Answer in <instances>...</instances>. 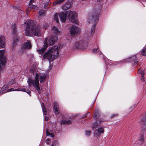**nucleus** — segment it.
Listing matches in <instances>:
<instances>
[{
    "label": "nucleus",
    "instance_id": "4be33fe9",
    "mask_svg": "<svg viewBox=\"0 0 146 146\" xmlns=\"http://www.w3.org/2000/svg\"><path fill=\"white\" fill-rule=\"evenodd\" d=\"M22 27H23L24 28L25 27V31H26V33H25V35L26 36H27V22H25L24 23V24L23 25Z\"/></svg>",
    "mask_w": 146,
    "mask_h": 146
},
{
    "label": "nucleus",
    "instance_id": "f257e3e1",
    "mask_svg": "<svg viewBox=\"0 0 146 146\" xmlns=\"http://www.w3.org/2000/svg\"><path fill=\"white\" fill-rule=\"evenodd\" d=\"M35 23L33 20H30L28 21V36L34 35L39 36L41 35L40 27L37 25L35 28Z\"/></svg>",
    "mask_w": 146,
    "mask_h": 146
},
{
    "label": "nucleus",
    "instance_id": "1a4fd4ad",
    "mask_svg": "<svg viewBox=\"0 0 146 146\" xmlns=\"http://www.w3.org/2000/svg\"><path fill=\"white\" fill-rule=\"evenodd\" d=\"M66 13H59V16L62 22L65 23L66 21Z\"/></svg>",
    "mask_w": 146,
    "mask_h": 146
},
{
    "label": "nucleus",
    "instance_id": "a19ab883",
    "mask_svg": "<svg viewBox=\"0 0 146 146\" xmlns=\"http://www.w3.org/2000/svg\"><path fill=\"white\" fill-rule=\"evenodd\" d=\"M116 115H117L116 114H113V115H112V116L111 117H113L114 116H116Z\"/></svg>",
    "mask_w": 146,
    "mask_h": 146
},
{
    "label": "nucleus",
    "instance_id": "ea45409f",
    "mask_svg": "<svg viewBox=\"0 0 146 146\" xmlns=\"http://www.w3.org/2000/svg\"><path fill=\"white\" fill-rule=\"evenodd\" d=\"M28 94H29L30 96H31V94L30 91L28 92Z\"/></svg>",
    "mask_w": 146,
    "mask_h": 146
},
{
    "label": "nucleus",
    "instance_id": "7ed1b4c3",
    "mask_svg": "<svg viewBox=\"0 0 146 146\" xmlns=\"http://www.w3.org/2000/svg\"><path fill=\"white\" fill-rule=\"evenodd\" d=\"M45 77V76H39L38 74L36 73L35 81L31 80L29 81V84H30V82L33 85L36 87L37 90L38 92L39 90H40V88L39 86V80L38 79L39 78L40 79V82L41 83L44 81Z\"/></svg>",
    "mask_w": 146,
    "mask_h": 146
},
{
    "label": "nucleus",
    "instance_id": "412c9836",
    "mask_svg": "<svg viewBox=\"0 0 146 146\" xmlns=\"http://www.w3.org/2000/svg\"><path fill=\"white\" fill-rule=\"evenodd\" d=\"M99 117L98 112L97 111L96 112L94 115L93 117L94 119L97 120L98 119Z\"/></svg>",
    "mask_w": 146,
    "mask_h": 146
},
{
    "label": "nucleus",
    "instance_id": "4468645a",
    "mask_svg": "<svg viewBox=\"0 0 146 146\" xmlns=\"http://www.w3.org/2000/svg\"><path fill=\"white\" fill-rule=\"evenodd\" d=\"M21 91L27 92V89H26L23 88H19L15 90H14V88H11V89L8 90H7V92H11V91Z\"/></svg>",
    "mask_w": 146,
    "mask_h": 146
},
{
    "label": "nucleus",
    "instance_id": "f8f14e48",
    "mask_svg": "<svg viewBox=\"0 0 146 146\" xmlns=\"http://www.w3.org/2000/svg\"><path fill=\"white\" fill-rule=\"evenodd\" d=\"M53 110L56 115H58L59 111V105L57 102H54V104Z\"/></svg>",
    "mask_w": 146,
    "mask_h": 146
},
{
    "label": "nucleus",
    "instance_id": "b1692460",
    "mask_svg": "<svg viewBox=\"0 0 146 146\" xmlns=\"http://www.w3.org/2000/svg\"><path fill=\"white\" fill-rule=\"evenodd\" d=\"M54 20L56 21L57 23L59 22V20L58 19V15L57 13H56L54 15Z\"/></svg>",
    "mask_w": 146,
    "mask_h": 146
},
{
    "label": "nucleus",
    "instance_id": "72a5a7b5",
    "mask_svg": "<svg viewBox=\"0 0 146 146\" xmlns=\"http://www.w3.org/2000/svg\"><path fill=\"white\" fill-rule=\"evenodd\" d=\"M139 139L140 141L143 142V135L141 136Z\"/></svg>",
    "mask_w": 146,
    "mask_h": 146
},
{
    "label": "nucleus",
    "instance_id": "393cba45",
    "mask_svg": "<svg viewBox=\"0 0 146 146\" xmlns=\"http://www.w3.org/2000/svg\"><path fill=\"white\" fill-rule=\"evenodd\" d=\"M46 134L47 136H50L51 137H54V135L49 132L48 130H47L46 131Z\"/></svg>",
    "mask_w": 146,
    "mask_h": 146
},
{
    "label": "nucleus",
    "instance_id": "37998d69",
    "mask_svg": "<svg viewBox=\"0 0 146 146\" xmlns=\"http://www.w3.org/2000/svg\"><path fill=\"white\" fill-rule=\"evenodd\" d=\"M49 139L48 138L47 139H46V141H49Z\"/></svg>",
    "mask_w": 146,
    "mask_h": 146
},
{
    "label": "nucleus",
    "instance_id": "6ab92c4d",
    "mask_svg": "<svg viewBox=\"0 0 146 146\" xmlns=\"http://www.w3.org/2000/svg\"><path fill=\"white\" fill-rule=\"evenodd\" d=\"M61 123L62 124L67 125L70 124L71 123V121L70 120L68 119L62 120L61 121Z\"/></svg>",
    "mask_w": 146,
    "mask_h": 146
},
{
    "label": "nucleus",
    "instance_id": "bb28decb",
    "mask_svg": "<svg viewBox=\"0 0 146 146\" xmlns=\"http://www.w3.org/2000/svg\"><path fill=\"white\" fill-rule=\"evenodd\" d=\"M98 123L97 122H95L93 124L92 129H94L96 128V127L98 126Z\"/></svg>",
    "mask_w": 146,
    "mask_h": 146
},
{
    "label": "nucleus",
    "instance_id": "6e6552de",
    "mask_svg": "<svg viewBox=\"0 0 146 146\" xmlns=\"http://www.w3.org/2000/svg\"><path fill=\"white\" fill-rule=\"evenodd\" d=\"M70 31L72 36H74L80 32V29L74 25H72L70 27Z\"/></svg>",
    "mask_w": 146,
    "mask_h": 146
},
{
    "label": "nucleus",
    "instance_id": "9b49d317",
    "mask_svg": "<svg viewBox=\"0 0 146 146\" xmlns=\"http://www.w3.org/2000/svg\"><path fill=\"white\" fill-rule=\"evenodd\" d=\"M5 39L4 36H1L0 37V48L5 47Z\"/></svg>",
    "mask_w": 146,
    "mask_h": 146
},
{
    "label": "nucleus",
    "instance_id": "49530a36",
    "mask_svg": "<svg viewBox=\"0 0 146 146\" xmlns=\"http://www.w3.org/2000/svg\"><path fill=\"white\" fill-rule=\"evenodd\" d=\"M5 92H3L2 93H5Z\"/></svg>",
    "mask_w": 146,
    "mask_h": 146
},
{
    "label": "nucleus",
    "instance_id": "c03bdc74",
    "mask_svg": "<svg viewBox=\"0 0 146 146\" xmlns=\"http://www.w3.org/2000/svg\"><path fill=\"white\" fill-rule=\"evenodd\" d=\"M137 62H138L137 61H134V62H135V63H137Z\"/></svg>",
    "mask_w": 146,
    "mask_h": 146
},
{
    "label": "nucleus",
    "instance_id": "c756f323",
    "mask_svg": "<svg viewBox=\"0 0 146 146\" xmlns=\"http://www.w3.org/2000/svg\"><path fill=\"white\" fill-rule=\"evenodd\" d=\"M32 46L30 41H28V49L31 48Z\"/></svg>",
    "mask_w": 146,
    "mask_h": 146
},
{
    "label": "nucleus",
    "instance_id": "e433bc0d",
    "mask_svg": "<svg viewBox=\"0 0 146 146\" xmlns=\"http://www.w3.org/2000/svg\"><path fill=\"white\" fill-rule=\"evenodd\" d=\"M31 3H29L28 7L30 8H33L34 7V6L33 5H31Z\"/></svg>",
    "mask_w": 146,
    "mask_h": 146
},
{
    "label": "nucleus",
    "instance_id": "f704fd0d",
    "mask_svg": "<svg viewBox=\"0 0 146 146\" xmlns=\"http://www.w3.org/2000/svg\"><path fill=\"white\" fill-rule=\"evenodd\" d=\"M48 3H46L44 6V8L46 9H48V8L47 7V6L48 5Z\"/></svg>",
    "mask_w": 146,
    "mask_h": 146
},
{
    "label": "nucleus",
    "instance_id": "39448f33",
    "mask_svg": "<svg viewBox=\"0 0 146 146\" xmlns=\"http://www.w3.org/2000/svg\"><path fill=\"white\" fill-rule=\"evenodd\" d=\"M87 46V42L84 41L77 42L74 44V49H80L84 50Z\"/></svg>",
    "mask_w": 146,
    "mask_h": 146
},
{
    "label": "nucleus",
    "instance_id": "58836bf2",
    "mask_svg": "<svg viewBox=\"0 0 146 146\" xmlns=\"http://www.w3.org/2000/svg\"><path fill=\"white\" fill-rule=\"evenodd\" d=\"M5 87H3L1 89V90L2 91L4 90L5 89Z\"/></svg>",
    "mask_w": 146,
    "mask_h": 146
},
{
    "label": "nucleus",
    "instance_id": "7c9ffc66",
    "mask_svg": "<svg viewBox=\"0 0 146 146\" xmlns=\"http://www.w3.org/2000/svg\"><path fill=\"white\" fill-rule=\"evenodd\" d=\"M65 0H58L56 2V4L62 3Z\"/></svg>",
    "mask_w": 146,
    "mask_h": 146
},
{
    "label": "nucleus",
    "instance_id": "423d86ee",
    "mask_svg": "<svg viewBox=\"0 0 146 146\" xmlns=\"http://www.w3.org/2000/svg\"><path fill=\"white\" fill-rule=\"evenodd\" d=\"M77 17V14L75 12L71 11L68 14V17L69 21L72 23L76 24L78 22Z\"/></svg>",
    "mask_w": 146,
    "mask_h": 146
},
{
    "label": "nucleus",
    "instance_id": "0eeeda50",
    "mask_svg": "<svg viewBox=\"0 0 146 146\" xmlns=\"http://www.w3.org/2000/svg\"><path fill=\"white\" fill-rule=\"evenodd\" d=\"M57 36H51L50 39L48 40V41L47 42L48 39L46 38L45 39L44 44L45 45H47L48 46V45H52L54 44L55 41L57 40Z\"/></svg>",
    "mask_w": 146,
    "mask_h": 146
},
{
    "label": "nucleus",
    "instance_id": "473e14b6",
    "mask_svg": "<svg viewBox=\"0 0 146 146\" xmlns=\"http://www.w3.org/2000/svg\"><path fill=\"white\" fill-rule=\"evenodd\" d=\"M138 73H141L142 74L143 73V71H142L140 68H139L138 70Z\"/></svg>",
    "mask_w": 146,
    "mask_h": 146
},
{
    "label": "nucleus",
    "instance_id": "79ce46f5",
    "mask_svg": "<svg viewBox=\"0 0 146 146\" xmlns=\"http://www.w3.org/2000/svg\"><path fill=\"white\" fill-rule=\"evenodd\" d=\"M145 73L143 71V73L142 74H141V75H143V74L144 75Z\"/></svg>",
    "mask_w": 146,
    "mask_h": 146
},
{
    "label": "nucleus",
    "instance_id": "f03ea898",
    "mask_svg": "<svg viewBox=\"0 0 146 146\" xmlns=\"http://www.w3.org/2000/svg\"><path fill=\"white\" fill-rule=\"evenodd\" d=\"M58 46H55L51 48L43 55L44 59L47 58L49 60L53 61L58 55Z\"/></svg>",
    "mask_w": 146,
    "mask_h": 146
},
{
    "label": "nucleus",
    "instance_id": "dca6fc26",
    "mask_svg": "<svg viewBox=\"0 0 146 146\" xmlns=\"http://www.w3.org/2000/svg\"><path fill=\"white\" fill-rule=\"evenodd\" d=\"M27 48V42L24 43L22 45L21 48V50L22 52H24L26 50Z\"/></svg>",
    "mask_w": 146,
    "mask_h": 146
},
{
    "label": "nucleus",
    "instance_id": "ddd939ff",
    "mask_svg": "<svg viewBox=\"0 0 146 146\" xmlns=\"http://www.w3.org/2000/svg\"><path fill=\"white\" fill-rule=\"evenodd\" d=\"M19 38L17 36L15 37L13 39V42L12 44L11 49H14V48L16 46L18 43Z\"/></svg>",
    "mask_w": 146,
    "mask_h": 146
},
{
    "label": "nucleus",
    "instance_id": "cd10ccee",
    "mask_svg": "<svg viewBox=\"0 0 146 146\" xmlns=\"http://www.w3.org/2000/svg\"><path fill=\"white\" fill-rule=\"evenodd\" d=\"M92 52L93 53H95L98 52H99V50L98 48H97L93 49L92 51ZM99 53L100 54V53L99 52Z\"/></svg>",
    "mask_w": 146,
    "mask_h": 146
},
{
    "label": "nucleus",
    "instance_id": "4c0bfd02",
    "mask_svg": "<svg viewBox=\"0 0 146 146\" xmlns=\"http://www.w3.org/2000/svg\"><path fill=\"white\" fill-rule=\"evenodd\" d=\"M44 119L46 121H47L49 119V118L48 117L45 116L44 117Z\"/></svg>",
    "mask_w": 146,
    "mask_h": 146
},
{
    "label": "nucleus",
    "instance_id": "c9c22d12",
    "mask_svg": "<svg viewBox=\"0 0 146 146\" xmlns=\"http://www.w3.org/2000/svg\"><path fill=\"white\" fill-rule=\"evenodd\" d=\"M141 79L144 82L145 81L144 75L143 74V75H141Z\"/></svg>",
    "mask_w": 146,
    "mask_h": 146
},
{
    "label": "nucleus",
    "instance_id": "aec40b11",
    "mask_svg": "<svg viewBox=\"0 0 146 146\" xmlns=\"http://www.w3.org/2000/svg\"><path fill=\"white\" fill-rule=\"evenodd\" d=\"M42 107L43 112L44 114L45 115H46L47 114V112L46 109L44 107V104L43 103H42Z\"/></svg>",
    "mask_w": 146,
    "mask_h": 146
},
{
    "label": "nucleus",
    "instance_id": "20e7f679",
    "mask_svg": "<svg viewBox=\"0 0 146 146\" xmlns=\"http://www.w3.org/2000/svg\"><path fill=\"white\" fill-rule=\"evenodd\" d=\"M89 23H92L93 24V25L92 26L91 30V34L93 35L95 32V25L96 23L98 21V15H94L89 17Z\"/></svg>",
    "mask_w": 146,
    "mask_h": 146
},
{
    "label": "nucleus",
    "instance_id": "c85d7f7f",
    "mask_svg": "<svg viewBox=\"0 0 146 146\" xmlns=\"http://www.w3.org/2000/svg\"><path fill=\"white\" fill-rule=\"evenodd\" d=\"M91 133L90 131H86V135L87 136H89Z\"/></svg>",
    "mask_w": 146,
    "mask_h": 146
},
{
    "label": "nucleus",
    "instance_id": "a211bd4d",
    "mask_svg": "<svg viewBox=\"0 0 146 146\" xmlns=\"http://www.w3.org/2000/svg\"><path fill=\"white\" fill-rule=\"evenodd\" d=\"M44 48L41 49H38L37 51L39 54H41L43 53L45 51V49L48 46L47 45H45L44 44Z\"/></svg>",
    "mask_w": 146,
    "mask_h": 146
},
{
    "label": "nucleus",
    "instance_id": "5701e85b",
    "mask_svg": "<svg viewBox=\"0 0 146 146\" xmlns=\"http://www.w3.org/2000/svg\"><path fill=\"white\" fill-rule=\"evenodd\" d=\"M46 13V11L44 10H41L39 12V15L40 16H43Z\"/></svg>",
    "mask_w": 146,
    "mask_h": 146
},
{
    "label": "nucleus",
    "instance_id": "a878e982",
    "mask_svg": "<svg viewBox=\"0 0 146 146\" xmlns=\"http://www.w3.org/2000/svg\"><path fill=\"white\" fill-rule=\"evenodd\" d=\"M141 54L144 56H146V47L143 50Z\"/></svg>",
    "mask_w": 146,
    "mask_h": 146
},
{
    "label": "nucleus",
    "instance_id": "f3484780",
    "mask_svg": "<svg viewBox=\"0 0 146 146\" xmlns=\"http://www.w3.org/2000/svg\"><path fill=\"white\" fill-rule=\"evenodd\" d=\"M52 33L56 35L60 33V31L57 28L55 27H52Z\"/></svg>",
    "mask_w": 146,
    "mask_h": 146
},
{
    "label": "nucleus",
    "instance_id": "9d476101",
    "mask_svg": "<svg viewBox=\"0 0 146 146\" xmlns=\"http://www.w3.org/2000/svg\"><path fill=\"white\" fill-rule=\"evenodd\" d=\"M104 129L102 128H100L95 130L94 135L95 136H98L101 133H103L104 132Z\"/></svg>",
    "mask_w": 146,
    "mask_h": 146
},
{
    "label": "nucleus",
    "instance_id": "2eb2a0df",
    "mask_svg": "<svg viewBox=\"0 0 146 146\" xmlns=\"http://www.w3.org/2000/svg\"><path fill=\"white\" fill-rule=\"evenodd\" d=\"M71 6V2L70 1H67L63 6V8L64 9L67 10Z\"/></svg>",
    "mask_w": 146,
    "mask_h": 146
},
{
    "label": "nucleus",
    "instance_id": "a18cd8bd",
    "mask_svg": "<svg viewBox=\"0 0 146 146\" xmlns=\"http://www.w3.org/2000/svg\"><path fill=\"white\" fill-rule=\"evenodd\" d=\"M97 0L98 1H101L102 0Z\"/></svg>",
    "mask_w": 146,
    "mask_h": 146
},
{
    "label": "nucleus",
    "instance_id": "2f4dec72",
    "mask_svg": "<svg viewBox=\"0 0 146 146\" xmlns=\"http://www.w3.org/2000/svg\"><path fill=\"white\" fill-rule=\"evenodd\" d=\"M15 82V80L13 79L11 80V81L9 82V84H13Z\"/></svg>",
    "mask_w": 146,
    "mask_h": 146
}]
</instances>
